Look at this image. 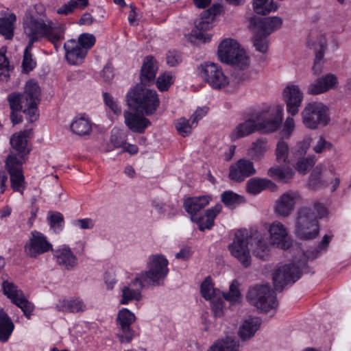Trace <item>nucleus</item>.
I'll return each mask as SVG.
<instances>
[{
    "label": "nucleus",
    "mask_w": 351,
    "mask_h": 351,
    "mask_svg": "<svg viewBox=\"0 0 351 351\" xmlns=\"http://www.w3.org/2000/svg\"><path fill=\"white\" fill-rule=\"evenodd\" d=\"M14 328V325L8 314L3 309L0 311V341H8Z\"/></svg>",
    "instance_id": "obj_37"
},
{
    "label": "nucleus",
    "mask_w": 351,
    "mask_h": 351,
    "mask_svg": "<svg viewBox=\"0 0 351 351\" xmlns=\"http://www.w3.org/2000/svg\"><path fill=\"white\" fill-rule=\"evenodd\" d=\"M327 208L324 204L314 202L313 206H301L296 213L295 234L302 240L315 239L319 234L318 218L326 216Z\"/></svg>",
    "instance_id": "obj_5"
},
{
    "label": "nucleus",
    "mask_w": 351,
    "mask_h": 351,
    "mask_svg": "<svg viewBox=\"0 0 351 351\" xmlns=\"http://www.w3.org/2000/svg\"><path fill=\"white\" fill-rule=\"evenodd\" d=\"M301 116L303 124L311 130L324 127L330 121L328 108L318 101L307 104L302 110Z\"/></svg>",
    "instance_id": "obj_11"
},
{
    "label": "nucleus",
    "mask_w": 351,
    "mask_h": 351,
    "mask_svg": "<svg viewBox=\"0 0 351 351\" xmlns=\"http://www.w3.org/2000/svg\"><path fill=\"white\" fill-rule=\"evenodd\" d=\"M40 89L38 84L29 80L26 83L23 94L12 93L8 96L10 108L13 111H23L31 122L38 117V104L40 102Z\"/></svg>",
    "instance_id": "obj_6"
},
{
    "label": "nucleus",
    "mask_w": 351,
    "mask_h": 351,
    "mask_svg": "<svg viewBox=\"0 0 351 351\" xmlns=\"http://www.w3.org/2000/svg\"><path fill=\"white\" fill-rule=\"evenodd\" d=\"M218 56L221 62L230 64L239 69H244L249 65L248 58L239 44L231 38L221 41L218 47Z\"/></svg>",
    "instance_id": "obj_9"
},
{
    "label": "nucleus",
    "mask_w": 351,
    "mask_h": 351,
    "mask_svg": "<svg viewBox=\"0 0 351 351\" xmlns=\"http://www.w3.org/2000/svg\"><path fill=\"white\" fill-rule=\"evenodd\" d=\"M124 119L125 125L133 132L142 134L151 125L148 119L131 112H125Z\"/></svg>",
    "instance_id": "obj_27"
},
{
    "label": "nucleus",
    "mask_w": 351,
    "mask_h": 351,
    "mask_svg": "<svg viewBox=\"0 0 351 351\" xmlns=\"http://www.w3.org/2000/svg\"><path fill=\"white\" fill-rule=\"evenodd\" d=\"M267 175L274 180L287 182L293 177L294 171L289 167L282 168L276 166L268 169Z\"/></svg>",
    "instance_id": "obj_39"
},
{
    "label": "nucleus",
    "mask_w": 351,
    "mask_h": 351,
    "mask_svg": "<svg viewBox=\"0 0 351 351\" xmlns=\"http://www.w3.org/2000/svg\"><path fill=\"white\" fill-rule=\"evenodd\" d=\"M32 47L33 45L27 44L24 50L22 66L23 70H25L26 72L32 71L36 66V62L33 59L32 54L31 53Z\"/></svg>",
    "instance_id": "obj_52"
},
{
    "label": "nucleus",
    "mask_w": 351,
    "mask_h": 351,
    "mask_svg": "<svg viewBox=\"0 0 351 351\" xmlns=\"http://www.w3.org/2000/svg\"><path fill=\"white\" fill-rule=\"evenodd\" d=\"M219 291L215 289L210 278H206L201 285V293L206 300H211L218 295Z\"/></svg>",
    "instance_id": "obj_50"
},
{
    "label": "nucleus",
    "mask_w": 351,
    "mask_h": 351,
    "mask_svg": "<svg viewBox=\"0 0 351 351\" xmlns=\"http://www.w3.org/2000/svg\"><path fill=\"white\" fill-rule=\"evenodd\" d=\"M266 240L267 238L258 232L248 237L243 232L238 231L232 243L229 245L228 250L243 267H247L251 264L250 245L255 256L263 261L268 260L269 246Z\"/></svg>",
    "instance_id": "obj_3"
},
{
    "label": "nucleus",
    "mask_w": 351,
    "mask_h": 351,
    "mask_svg": "<svg viewBox=\"0 0 351 351\" xmlns=\"http://www.w3.org/2000/svg\"><path fill=\"white\" fill-rule=\"evenodd\" d=\"M104 101L105 104L108 106L111 110L116 114H120L121 109L119 106L117 101L108 93L103 94Z\"/></svg>",
    "instance_id": "obj_60"
},
{
    "label": "nucleus",
    "mask_w": 351,
    "mask_h": 351,
    "mask_svg": "<svg viewBox=\"0 0 351 351\" xmlns=\"http://www.w3.org/2000/svg\"><path fill=\"white\" fill-rule=\"evenodd\" d=\"M23 29L28 39L27 44L34 45L35 42L47 38L56 47L57 42L64 39L65 26L44 16L27 12L23 18Z\"/></svg>",
    "instance_id": "obj_4"
},
{
    "label": "nucleus",
    "mask_w": 351,
    "mask_h": 351,
    "mask_svg": "<svg viewBox=\"0 0 351 351\" xmlns=\"http://www.w3.org/2000/svg\"><path fill=\"white\" fill-rule=\"evenodd\" d=\"M276 185L270 180L266 178H254L247 182V191L249 193L256 195L265 189L274 191Z\"/></svg>",
    "instance_id": "obj_33"
},
{
    "label": "nucleus",
    "mask_w": 351,
    "mask_h": 351,
    "mask_svg": "<svg viewBox=\"0 0 351 351\" xmlns=\"http://www.w3.org/2000/svg\"><path fill=\"white\" fill-rule=\"evenodd\" d=\"M13 303L19 306L28 318L30 317L31 313L34 309V305L27 300L24 295H22L21 297Z\"/></svg>",
    "instance_id": "obj_56"
},
{
    "label": "nucleus",
    "mask_w": 351,
    "mask_h": 351,
    "mask_svg": "<svg viewBox=\"0 0 351 351\" xmlns=\"http://www.w3.org/2000/svg\"><path fill=\"white\" fill-rule=\"evenodd\" d=\"M168 261L165 256L156 254L149 256L147 270L138 274L145 282L153 286L162 284L168 274Z\"/></svg>",
    "instance_id": "obj_10"
},
{
    "label": "nucleus",
    "mask_w": 351,
    "mask_h": 351,
    "mask_svg": "<svg viewBox=\"0 0 351 351\" xmlns=\"http://www.w3.org/2000/svg\"><path fill=\"white\" fill-rule=\"evenodd\" d=\"M257 131L256 120L249 118L239 123L230 132L229 137L232 141L250 136Z\"/></svg>",
    "instance_id": "obj_29"
},
{
    "label": "nucleus",
    "mask_w": 351,
    "mask_h": 351,
    "mask_svg": "<svg viewBox=\"0 0 351 351\" xmlns=\"http://www.w3.org/2000/svg\"><path fill=\"white\" fill-rule=\"evenodd\" d=\"M276 160L279 164H292L293 159H289V147L283 140H280L276 147Z\"/></svg>",
    "instance_id": "obj_40"
},
{
    "label": "nucleus",
    "mask_w": 351,
    "mask_h": 351,
    "mask_svg": "<svg viewBox=\"0 0 351 351\" xmlns=\"http://www.w3.org/2000/svg\"><path fill=\"white\" fill-rule=\"evenodd\" d=\"M208 108L206 106L198 108L191 117L193 123L197 125L199 120L202 119L208 113Z\"/></svg>",
    "instance_id": "obj_64"
},
{
    "label": "nucleus",
    "mask_w": 351,
    "mask_h": 351,
    "mask_svg": "<svg viewBox=\"0 0 351 351\" xmlns=\"http://www.w3.org/2000/svg\"><path fill=\"white\" fill-rule=\"evenodd\" d=\"M240 343L238 339L227 337L218 340L208 351H239Z\"/></svg>",
    "instance_id": "obj_38"
},
{
    "label": "nucleus",
    "mask_w": 351,
    "mask_h": 351,
    "mask_svg": "<svg viewBox=\"0 0 351 351\" xmlns=\"http://www.w3.org/2000/svg\"><path fill=\"white\" fill-rule=\"evenodd\" d=\"M330 239V236L324 235L315 250L304 253L299 250L291 263L277 267L272 274L274 289L280 291L285 285L297 281L301 276L300 269L306 266L307 260L316 258L322 252L326 251Z\"/></svg>",
    "instance_id": "obj_2"
},
{
    "label": "nucleus",
    "mask_w": 351,
    "mask_h": 351,
    "mask_svg": "<svg viewBox=\"0 0 351 351\" xmlns=\"http://www.w3.org/2000/svg\"><path fill=\"white\" fill-rule=\"evenodd\" d=\"M268 141L265 138H258L253 141L247 149L248 156L254 160H260L269 149Z\"/></svg>",
    "instance_id": "obj_36"
},
{
    "label": "nucleus",
    "mask_w": 351,
    "mask_h": 351,
    "mask_svg": "<svg viewBox=\"0 0 351 351\" xmlns=\"http://www.w3.org/2000/svg\"><path fill=\"white\" fill-rule=\"evenodd\" d=\"M283 108L278 106L276 112H271L269 109L258 111L255 117L257 131L264 133L274 132L278 130L282 123Z\"/></svg>",
    "instance_id": "obj_13"
},
{
    "label": "nucleus",
    "mask_w": 351,
    "mask_h": 351,
    "mask_svg": "<svg viewBox=\"0 0 351 351\" xmlns=\"http://www.w3.org/2000/svg\"><path fill=\"white\" fill-rule=\"evenodd\" d=\"M269 232V245H276L281 249H287L289 247V243L287 240L289 231L287 228L280 221H274L269 223L267 226Z\"/></svg>",
    "instance_id": "obj_16"
},
{
    "label": "nucleus",
    "mask_w": 351,
    "mask_h": 351,
    "mask_svg": "<svg viewBox=\"0 0 351 351\" xmlns=\"http://www.w3.org/2000/svg\"><path fill=\"white\" fill-rule=\"evenodd\" d=\"M95 40V37L93 34L84 33L79 36L77 43H79L80 46L88 52V50L94 45Z\"/></svg>",
    "instance_id": "obj_59"
},
{
    "label": "nucleus",
    "mask_w": 351,
    "mask_h": 351,
    "mask_svg": "<svg viewBox=\"0 0 351 351\" xmlns=\"http://www.w3.org/2000/svg\"><path fill=\"white\" fill-rule=\"evenodd\" d=\"M71 223L74 227L82 230H90L95 226V221L90 218L75 219Z\"/></svg>",
    "instance_id": "obj_61"
},
{
    "label": "nucleus",
    "mask_w": 351,
    "mask_h": 351,
    "mask_svg": "<svg viewBox=\"0 0 351 351\" xmlns=\"http://www.w3.org/2000/svg\"><path fill=\"white\" fill-rule=\"evenodd\" d=\"M252 22L254 30L263 33L265 36H269L273 32L280 29L282 24V19L278 16L254 19L252 21Z\"/></svg>",
    "instance_id": "obj_26"
},
{
    "label": "nucleus",
    "mask_w": 351,
    "mask_h": 351,
    "mask_svg": "<svg viewBox=\"0 0 351 351\" xmlns=\"http://www.w3.org/2000/svg\"><path fill=\"white\" fill-rule=\"evenodd\" d=\"M53 257L59 265L67 270H71L77 265V257L69 247H63L55 250Z\"/></svg>",
    "instance_id": "obj_28"
},
{
    "label": "nucleus",
    "mask_w": 351,
    "mask_h": 351,
    "mask_svg": "<svg viewBox=\"0 0 351 351\" xmlns=\"http://www.w3.org/2000/svg\"><path fill=\"white\" fill-rule=\"evenodd\" d=\"M25 248L29 256L36 257L39 254L49 251L52 248V245L42 234L36 232L33 234Z\"/></svg>",
    "instance_id": "obj_22"
},
{
    "label": "nucleus",
    "mask_w": 351,
    "mask_h": 351,
    "mask_svg": "<svg viewBox=\"0 0 351 351\" xmlns=\"http://www.w3.org/2000/svg\"><path fill=\"white\" fill-rule=\"evenodd\" d=\"M143 280L138 274L121 289L120 304L125 305L132 301H140L142 298L141 291L143 288Z\"/></svg>",
    "instance_id": "obj_19"
},
{
    "label": "nucleus",
    "mask_w": 351,
    "mask_h": 351,
    "mask_svg": "<svg viewBox=\"0 0 351 351\" xmlns=\"http://www.w3.org/2000/svg\"><path fill=\"white\" fill-rule=\"evenodd\" d=\"M301 201L302 196L298 191L285 192L276 200L274 212L278 216L287 217L293 211L295 205Z\"/></svg>",
    "instance_id": "obj_15"
},
{
    "label": "nucleus",
    "mask_w": 351,
    "mask_h": 351,
    "mask_svg": "<svg viewBox=\"0 0 351 351\" xmlns=\"http://www.w3.org/2000/svg\"><path fill=\"white\" fill-rule=\"evenodd\" d=\"M158 66L156 60L152 56H147L141 66V84L145 86L153 83L156 75Z\"/></svg>",
    "instance_id": "obj_30"
},
{
    "label": "nucleus",
    "mask_w": 351,
    "mask_h": 351,
    "mask_svg": "<svg viewBox=\"0 0 351 351\" xmlns=\"http://www.w3.org/2000/svg\"><path fill=\"white\" fill-rule=\"evenodd\" d=\"M331 147L332 144L322 136L315 138V142L313 145V149L316 154H321L328 149H330Z\"/></svg>",
    "instance_id": "obj_57"
},
{
    "label": "nucleus",
    "mask_w": 351,
    "mask_h": 351,
    "mask_svg": "<svg viewBox=\"0 0 351 351\" xmlns=\"http://www.w3.org/2000/svg\"><path fill=\"white\" fill-rule=\"evenodd\" d=\"M174 82V76L170 72H165L159 75L156 80L157 88L160 91H165L168 90L170 86Z\"/></svg>",
    "instance_id": "obj_53"
},
{
    "label": "nucleus",
    "mask_w": 351,
    "mask_h": 351,
    "mask_svg": "<svg viewBox=\"0 0 351 351\" xmlns=\"http://www.w3.org/2000/svg\"><path fill=\"white\" fill-rule=\"evenodd\" d=\"M221 200L226 206L231 209L234 208L244 201L243 197L231 191H224L221 195Z\"/></svg>",
    "instance_id": "obj_44"
},
{
    "label": "nucleus",
    "mask_w": 351,
    "mask_h": 351,
    "mask_svg": "<svg viewBox=\"0 0 351 351\" xmlns=\"http://www.w3.org/2000/svg\"><path fill=\"white\" fill-rule=\"evenodd\" d=\"M253 7L256 14L262 15L268 14L278 8L274 0H254Z\"/></svg>",
    "instance_id": "obj_42"
},
{
    "label": "nucleus",
    "mask_w": 351,
    "mask_h": 351,
    "mask_svg": "<svg viewBox=\"0 0 351 351\" xmlns=\"http://www.w3.org/2000/svg\"><path fill=\"white\" fill-rule=\"evenodd\" d=\"M221 210V204H217L210 208L207 209L203 215L191 217V220L197 224L200 231H204L206 229L210 230L214 226L215 219Z\"/></svg>",
    "instance_id": "obj_25"
},
{
    "label": "nucleus",
    "mask_w": 351,
    "mask_h": 351,
    "mask_svg": "<svg viewBox=\"0 0 351 351\" xmlns=\"http://www.w3.org/2000/svg\"><path fill=\"white\" fill-rule=\"evenodd\" d=\"M325 169L326 166L323 164L317 165L314 169L309 177L308 184L311 188L316 189L323 184L320 179V176Z\"/></svg>",
    "instance_id": "obj_49"
},
{
    "label": "nucleus",
    "mask_w": 351,
    "mask_h": 351,
    "mask_svg": "<svg viewBox=\"0 0 351 351\" xmlns=\"http://www.w3.org/2000/svg\"><path fill=\"white\" fill-rule=\"evenodd\" d=\"M167 63L170 66H175L182 62L181 54L176 51H169L166 57Z\"/></svg>",
    "instance_id": "obj_62"
},
{
    "label": "nucleus",
    "mask_w": 351,
    "mask_h": 351,
    "mask_svg": "<svg viewBox=\"0 0 351 351\" xmlns=\"http://www.w3.org/2000/svg\"><path fill=\"white\" fill-rule=\"evenodd\" d=\"M144 84H137L127 94L129 106H133L138 111L147 115L155 112L158 105L159 99L156 90L143 87Z\"/></svg>",
    "instance_id": "obj_7"
},
{
    "label": "nucleus",
    "mask_w": 351,
    "mask_h": 351,
    "mask_svg": "<svg viewBox=\"0 0 351 351\" xmlns=\"http://www.w3.org/2000/svg\"><path fill=\"white\" fill-rule=\"evenodd\" d=\"M311 39L308 41V46L313 47L315 51V60L313 66V71L315 74H319L322 70L321 61L327 48V43L325 36L319 34L316 36L311 34Z\"/></svg>",
    "instance_id": "obj_21"
},
{
    "label": "nucleus",
    "mask_w": 351,
    "mask_h": 351,
    "mask_svg": "<svg viewBox=\"0 0 351 351\" xmlns=\"http://www.w3.org/2000/svg\"><path fill=\"white\" fill-rule=\"evenodd\" d=\"M295 163L294 165L295 169L301 174H306L307 171L311 169L317 161L315 156H308L307 157H302L294 160Z\"/></svg>",
    "instance_id": "obj_43"
},
{
    "label": "nucleus",
    "mask_w": 351,
    "mask_h": 351,
    "mask_svg": "<svg viewBox=\"0 0 351 351\" xmlns=\"http://www.w3.org/2000/svg\"><path fill=\"white\" fill-rule=\"evenodd\" d=\"M269 36H265L263 33L254 30V36L253 39L254 46L256 51L265 53L268 50V39Z\"/></svg>",
    "instance_id": "obj_48"
},
{
    "label": "nucleus",
    "mask_w": 351,
    "mask_h": 351,
    "mask_svg": "<svg viewBox=\"0 0 351 351\" xmlns=\"http://www.w3.org/2000/svg\"><path fill=\"white\" fill-rule=\"evenodd\" d=\"M287 112L291 116L297 114L303 100V93L298 86L290 84L286 86L282 93Z\"/></svg>",
    "instance_id": "obj_17"
},
{
    "label": "nucleus",
    "mask_w": 351,
    "mask_h": 351,
    "mask_svg": "<svg viewBox=\"0 0 351 351\" xmlns=\"http://www.w3.org/2000/svg\"><path fill=\"white\" fill-rule=\"evenodd\" d=\"M255 173L256 169L252 161L240 159L230 167L228 177L232 181L241 182Z\"/></svg>",
    "instance_id": "obj_18"
},
{
    "label": "nucleus",
    "mask_w": 351,
    "mask_h": 351,
    "mask_svg": "<svg viewBox=\"0 0 351 351\" xmlns=\"http://www.w3.org/2000/svg\"><path fill=\"white\" fill-rule=\"evenodd\" d=\"M64 49L66 60L70 64H82L87 54L86 49H84L80 44L73 39L66 42L64 45Z\"/></svg>",
    "instance_id": "obj_23"
},
{
    "label": "nucleus",
    "mask_w": 351,
    "mask_h": 351,
    "mask_svg": "<svg viewBox=\"0 0 351 351\" xmlns=\"http://www.w3.org/2000/svg\"><path fill=\"white\" fill-rule=\"evenodd\" d=\"M223 298L231 302H239L241 300V293L239 289V283L237 280H234L230 286L228 293H223Z\"/></svg>",
    "instance_id": "obj_51"
},
{
    "label": "nucleus",
    "mask_w": 351,
    "mask_h": 351,
    "mask_svg": "<svg viewBox=\"0 0 351 351\" xmlns=\"http://www.w3.org/2000/svg\"><path fill=\"white\" fill-rule=\"evenodd\" d=\"M136 320L135 315L128 308L121 309L116 319L117 326V336L121 343H130L135 335L131 325Z\"/></svg>",
    "instance_id": "obj_14"
},
{
    "label": "nucleus",
    "mask_w": 351,
    "mask_h": 351,
    "mask_svg": "<svg viewBox=\"0 0 351 351\" xmlns=\"http://www.w3.org/2000/svg\"><path fill=\"white\" fill-rule=\"evenodd\" d=\"M219 11L220 6L213 5V8L209 9L210 16L207 19H201L198 23L196 24L195 29L193 30V33L197 39L202 40L204 43L210 40L211 36L205 33V32L213 27L210 21L214 19L215 16H216Z\"/></svg>",
    "instance_id": "obj_24"
},
{
    "label": "nucleus",
    "mask_w": 351,
    "mask_h": 351,
    "mask_svg": "<svg viewBox=\"0 0 351 351\" xmlns=\"http://www.w3.org/2000/svg\"><path fill=\"white\" fill-rule=\"evenodd\" d=\"M3 293L11 300L12 302L23 295L21 290L19 289L17 286L12 282L5 280L2 285Z\"/></svg>",
    "instance_id": "obj_46"
},
{
    "label": "nucleus",
    "mask_w": 351,
    "mask_h": 351,
    "mask_svg": "<svg viewBox=\"0 0 351 351\" xmlns=\"http://www.w3.org/2000/svg\"><path fill=\"white\" fill-rule=\"evenodd\" d=\"M261 321L257 317H249L245 319L239 330V335L242 341H247L251 339L258 330Z\"/></svg>",
    "instance_id": "obj_34"
},
{
    "label": "nucleus",
    "mask_w": 351,
    "mask_h": 351,
    "mask_svg": "<svg viewBox=\"0 0 351 351\" xmlns=\"http://www.w3.org/2000/svg\"><path fill=\"white\" fill-rule=\"evenodd\" d=\"M10 69V62L5 56V49H0V76L1 80H6L9 77Z\"/></svg>",
    "instance_id": "obj_54"
},
{
    "label": "nucleus",
    "mask_w": 351,
    "mask_h": 351,
    "mask_svg": "<svg viewBox=\"0 0 351 351\" xmlns=\"http://www.w3.org/2000/svg\"><path fill=\"white\" fill-rule=\"evenodd\" d=\"M70 128L71 132L79 136H88L92 132V123L85 116H77L72 121Z\"/></svg>",
    "instance_id": "obj_32"
},
{
    "label": "nucleus",
    "mask_w": 351,
    "mask_h": 351,
    "mask_svg": "<svg viewBox=\"0 0 351 351\" xmlns=\"http://www.w3.org/2000/svg\"><path fill=\"white\" fill-rule=\"evenodd\" d=\"M311 138L306 136L302 141H300L296 144L292 152V158L293 160H296L306 156L307 150L311 145Z\"/></svg>",
    "instance_id": "obj_47"
},
{
    "label": "nucleus",
    "mask_w": 351,
    "mask_h": 351,
    "mask_svg": "<svg viewBox=\"0 0 351 351\" xmlns=\"http://www.w3.org/2000/svg\"><path fill=\"white\" fill-rule=\"evenodd\" d=\"M16 21V16L13 14L7 17L0 19V34L7 39H11L14 35V23Z\"/></svg>",
    "instance_id": "obj_41"
},
{
    "label": "nucleus",
    "mask_w": 351,
    "mask_h": 351,
    "mask_svg": "<svg viewBox=\"0 0 351 351\" xmlns=\"http://www.w3.org/2000/svg\"><path fill=\"white\" fill-rule=\"evenodd\" d=\"M30 130H24L14 134L10 138L11 152L6 158L5 167L10 175L11 187L21 195L25 189L26 182L22 165L27 160L29 149L27 147V136Z\"/></svg>",
    "instance_id": "obj_1"
},
{
    "label": "nucleus",
    "mask_w": 351,
    "mask_h": 351,
    "mask_svg": "<svg viewBox=\"0 0 351 351\" xmlns=\"http://www.w3.org/2000/svg\"><path fill=\"white\" fill-rule=\"evenodd\" d=\"M247 301L262 311L267 312L275 308L278 302L274 292L268 285H258L249 289Z\"/></svg>",
    "instance_id": "obj_12"
},
{
    "label": "nucleus",
    "mask_w": 351,
    "mask_h": 351,
    "mask_svg": "<svg viewBox=\"0 0 351 351\" xmlns=\"http://www.w3.org/2000/svg\"><path fill=\"white\" fill-rule=\"evenodd\" d=\"M56 308L59 311L76 313L84 312L86 309V306L82 299L74 298L60 300Z\"/></svg>",
    "instance_id": "obj_35"
},
{
    "label": "nucleus",
    "mask_w": 351,
    "mask_h": 351,
    "mask_svg": "<svg viewBox=\"0 0 351 351\" xmlns=\"http://www.w3.org/2000/svg\"><path fill=\"white\" fill-rule=\"evenodd\" d=\"M295 129V121L292 117H287L284 123L282 132L283 136L289 138Z\"/></svg>",
    "instance_id": "obj_63"
},
{
    "label": "nucleus",
    "mask_w": 351,
    "mask_h": 351,
    "mask_svg": "<svg viewBox=\"0 0 351 351\" xmlns=\"http://www.w3.org/2000/svg\"><path fill=\"white\" fill-rule=\"evenodd\" d=\"M176 128L180 135L182 136H189L193 130V128L196 127L195 123H193L192 119H186L181 117L175 121Z\"/></svg>",
    "instance_id": "obj_45"
},
{
    "label": "nucleus",
    "mask_w": 351,
    "mask_h": 351,
    "mask_svg": "<svg viewBox=\"0 0 351 351\" xmlns=\"http://www.w3.org/2000/svg\"><path fill=\"white\" fill-rule=\"evenodd\" d=\"M49 224L55 232H60L64 226L63 215L58 212L53 213L49 217Z\"/></svg>",
    "instance_id": "obj_55"
},
{
    "label": "nucleus",
    "mask_w": 351,
    "mask_h": 351,
    "mask_svg": "<svg viewBox=\"0 0 351 351\" xmlns=\"http://www.w3.org/2000/svg\"><path fill=\"white\" fill-rule=\"evenodd\" d=\"M338 84L336 75L329 73L311 83L308 86L307 93L311 95H319L337 88Z\"/></svg>",
    "instance_id": "obj_20"
},
{
    "label": "nucleus",
    "mask_w": 351,
    "mask_h": 351,
    "mask_svg": "<svg viewBox=\"0 0 351 351\" xmlns=\"http://www.w3.org/2000/svg\"><path fill=\"white\" fill-rule=\"evenodd\" d=\"M76 8H79L81 10L84 9L81 8L79 0H71L60 7L57 10V13L59 14L68 15L72 13Z\"/></svg>",
    "instance_id": "obj_58"
},
{
    "label": "nucleus",
    "mask_w": 351,
    "mask_h": 351,
    "mask_svg": "<svg viewBox=\"0 0 351 351\" xmlns=\"http://www.w3.org/2000/svg\"><path fill=\"white\" fill-rule=\"evenodd\" d=\"M199 76L206 82L211 87L215 89H221L229 84L235 86L243 81L245 78L244 73L234 71L231 82L224 75L219 66L215 63L206 62L197 67Z\"/></svg>",
    "instance_id": "obj_8"
},
{
    "label": "nucleus",
    "mask_w": 351,
    "mask_h": 351,
    "mask_svg": "<svg viewBox=\"0 0 351 351\" xmlns=\"http://www.w3.org/2000/svg\"><path fill=\"white\" fill-rule=\"evenodd\" d=\"M211 199V197L207 195L188 197L184 200L183 206L191 217H195L196 213L206 207Z\"/></svg>",
    "instance_id": "obj_31"
}]
</instances>
